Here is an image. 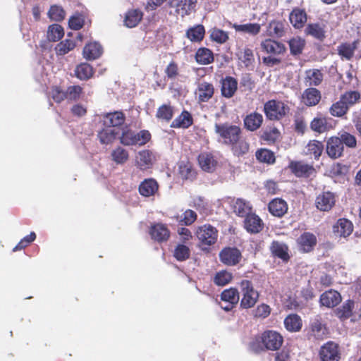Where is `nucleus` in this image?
Segmentation results:
<instances>
[{"instance_id": "obj_1", "label": "nucleus", "mask_w": 361, "mask_h": 361, "mask_svg": "<svg viewBox=\"0 0 361 361\" xmlns=\"http://www.w3.org/2000/svg\"><path fill=\"white\" fill-rule=\"evenodd\" d=\"M215 132L221 141L231 146L233 154L236 157H243L249 151V144L241 135L240 127L228 123L215 124Z\"/></svg>"}, {"instance_id": "obj_2", "label": "nucleus", "mask_w": 361, "mask_h": 361, "mask_svg": "<svg viewBox=\"0 0 361 361\" xmlns=\"http://www.w3.org/2000/svg\"><path fill=\"white\" fill-rule=\"evenodd\" d=\"M240 293L242 295L240 307L244 309L252 307L259 299L258 291L255 290L252 283L247 280L241 281Z\"/></svg>"}, {"instance_id": "obj_3", "label": "nucleus", "mask_w": 361, "mask_h": 361, "mask_svg": "<svg viewBox=\"0 0 361 361\" xmlns=\"http://www.w3.org/2000/svg\"><path fill=\"white\" fill-rule=\"evenodd\" d=\"M264 113L270 120H280L289 111V107L281 101L269 100L264 104Z\"/></svg>"}, {"instance_id": "obj_4", "label": "nucleus", "mask_w": 361, "mask_h": 361, "mask_svg": "<svg viewBox=\"0 0 361 361\" xmlns=\"http://www.w3.org/2000/svg\"><path fill=\"white\" fill-rule=\"evenodd\" d=\"M288 25L285 21L274 19L268 22L266 25L264 34L273 39H279L285 36Z\"/></svg>"}, {"instance_id": "obj_5", "label": "nucleus", "mask_w": 361, "mask_h": 361, "mask_svg": "<svg viewBox=\"0 0 361 361\" xmlns=\"http://www.w3.org/2000/svg\"><path fill=\"white\" fill-rule=\"evenodd\" d=\"M196 235L202 245H211L217 240V230L211 225H204L197 228Z\"/></svg>"}, {"instance_id": "obj_6", "label": "nucleus", "mask_w": 361, "mask_h": 361, "mask_svg": "<svg viewBox=\"0 0 361 361\" xmlns=\"http://www.w3.org/2000/svg\"><path fill=\"white\" fill-rule=\"evenodd\" d=\"M283 337L276 331H267L262 335V342L265 350H277L283 343Z\"/></svg>"}, {"instance_id": "obj_7", "label": "nucleus", "mask_w": 361, "mask_h": 361, "mask_svg": "<svg viewBox=\"0 0 361 361\" xmlns=\"http://www.w3.org/2000/svg\"><path fill=\"white\" fill-rule=\"evenodd\" d=\"M221 262L228 266H235L238 264L241 259L242 254L236 247H225L219 252Z\"/></svg>"}, {"instance_id": "obj_8", "label": "nucleus", "mask_w": 361, "mask_h": 361, "mask_svg": "<svg viewBox=\"0 0 361 361\" xmlns=\"http://www.w3.org/2000/svg\"><path fill=\"white\" fill-rule=\"evenodd\" d=\"M288 168L295 176L299 178H309L315 173L312 165L302 161H291Z\"/></svg>"}, {"instance_id": "obj_9", "label": "nucleus", "mask_w": 361, "mask_h": 361, "mask_svg": "<svg viewBox=\"0 0 361 361\" xmlns=\"http://www.w3.org/2000/svg\"><path fill=\"white\" fill-rule=\"evenodd\" d=\"M126 117L122 111H114L104 114L99 116V122L105 128L117 127L123 125Z\"/></svg>"}, {"instance_id": "obj_10", "label": "nucleus", "mask_w": 361, "mask_h": 361, "mask_svg": "<svg viewBox=\"0 0 361 361\" xmlns=\"http://www.w3.org/2000/svg\"><path fill=\"white\" fill-rule=\"evenodd\" d=\"M196 2V0H169V5L171 8H175L177 14L184 17L195 10Z\"/></svg>"}, {"instance_id": "obj_11", "label": "nucleus", "mask_w": 361, "mask_h": 361, "mask_svg": "<svg viewBox=\"0 0 361 361\" xmlns=\"http://www.w3.org/2000/svg\"><path fill=\"white\" fill-rule=\"evenodd\" d=\"M262 51L271 56L282 54L286 51L283 44L273 38L265 39L260 43Z\"/></svg>"}, {"instance_id": "obj_12", "label": "nucleus", "mask_w": 361, "mask_h": 361, "mask_svg": "<svg viewBox=\"0 0 361 361\" xmlns=\"http://www.w3.org/2000/svg\"><path fill=\"white\" fill-rule=\"evenodd\" d=\"M336 197L333 192L327 191L319 194L315 200L318 209L323 212L329 211L335 204Z\"/></svg>"}, {"instance_id": "obj_13", "label": "nucleus", "mask_w": 361, "mask_h": 361, "mask_svg": "<svg viewBox=\"0 0 361 361\" xmlns=\"http://www.w3.org/2000/svg\"><path fill=\"white\" fill-rule=\"evenodd\" d=\"M322 361H338L340 359L338 345L334 342H328L322 346L319 351Z\"/></svg>"}, {"instance_id": "obj_14", "label": "nucleus", "mask_w": 361, "mask_h": 361, "mask_svg": "<svg viewBox=\"0 0 361 361\" xmlns=\"http://www.w3.org/2000/svg\"><path fill=\"white\" fill-rule=\"evenodd\" d=\"M214 87L212 83L202 81L197 83L195 94L200 102H208L214 95Z\"/></svg>"}, {"instance_id": "obj_15", "label": "nucleus", "mask_w": 361, "mask_h": 361, "mask_svg": "<svg viewBox=\"0 0 361 361\" xmlns=\"http://www.w3.org/2000/svg\"><path fill=\"white\" fill-rule=\"evenodd\" d=\"M353 231V225L347 219H339L333 226L334 233L338 237L347 238Z\"/></svg>"}, {"instance_id": "obj_16", "label": "nucleus", "mask_w": 361, "mask_h": 361, "mask_svg": "<svg viewBox=\"0 0 361 361\" xmlns=\"http://www.w3.org/2000/svg\"><path fill=\"white\" fill-rule=\"evenodd\" d=\"M341 294L334 290H329L323 293L319 299L321 305L331 308L341 302Z\"/></svg>"}, {"instance_id": "obj_17", "label": "nucleus", "mask_w": 361, "mask_h": 361, "mask_svg": "<svg viewBox=\"0 0 361 361\" xmlns=\"http://www.w3.org/2000/svg\"><path fill=\"white\" fill-rule=\"evenodd\" d=\"M344 147L338 140V137H331L326 142V153L331 159H337L342 156Z\"/></svg>"}, {"instance_id": "obj_18", "label": "nucleus", "mask_w": 361, "mask_h": 361, "mask_svg": "<svg viewBox=\"0 0 361 361\" xmlns=\"http://www.w3.org/2000/svg\"><path fill=\"white\" fill-rule=\"evenodd\" d=\"M264 226L262 219L255 214L251 213L244 220V227L250 233H259Z\"/></svg>"}, {"instance_id": "obj_19", "label": "nucleus", "mask_w": 361, "mask_h": 361, "mask_svg": "<svg viewBox=\"0 0 361 361\" xmlns=\"http://www.w3.org/2000/svg\"><path fill=\"white\" fill-rule=\"evenodd\" d=\"M149 233L152 238L159 243L166 241L170 236L168 228L163 224H157L152 226Z\"/></svg>"}, {"instance_id": "obj_20", "label": "nucleus", "mask_w": 361, "mask_h": 361, "mask_svg": "<svg viewBox=\"0 0 361 361\" xmlns=\"http://www.w3.org/2000/svg\"><path fill=\"white\" fill-rule=\"evenodd\" d=\"M154 161V155L149 150L140 151L136 157V164L142 171L151 168Z\"/></svg>"}, {"instance_id": "obj_21", "label": "nucleus", "mask_w": 361, "mask_h": 361, "mask_svg": "<svg viewBox=\"0 0 361 361\" xmlns=\"http://www.w3.org/2000/svg\"><path fill=\"white\" fill-rule=\"evenodd\" d=\"M360 43L359 39L354 40L353 42H345L341 44L337 47L338 55L345 60H350L353 56L355 51L357 49Z\"/></svg>"}, {"instance_id": "obj_22", "label": "nucleus", "mask_w": 361, "mask_h": 361, "mask_svg": "<svg viewBox=\"0 0 361 361\" xmlns=\"http://www.w3.org/2000/svg\"><path fill=\"white\" fill-rule=\"evenodd\" d=\"M159 189V185L154 178L145 179L139 185V192L144 197L154 195Z\"/></svg>"}, {"instance_id": "obj_23", "label": "nucleus", "mask_w": 361, "mask_h": 361, "mask_svg": "<svg viewBox=\"0 0 361 361\" xmlns=\"http://www.w3.org/2000/svg\"><path fill=\"white\" fill-rule=\"evenodd\" d=\"M300 250L304 252H310L317 243L316 236L309 232L302 234L298 239Z\"/></svg>"}, {"instance_id": "obj_24", "label": "nucleus", "mask_w": 361, "mask_h": 361, "mask_svg": "<svg viewBox=\"0 0 361 361\" xmlns=\"http://www.w3.org/2000/svg\"><path fill=\"white\" fill-rule=\"evenodd\" d=\"M103 52L102 47L97 42L87 44L83 48L82 54L87 60H95L99 58Z\"/></svg>"}, {"instance_id": "obj_25", "label": "nucleus", "mask_w": 361, "mask_h": 361, "mask_svg": "<svg viewBox=\"0 0 361 361\" xmlns=\"http://www.w3.org/2000/svg\"><path fill=\"white\" fill-rule=\"evenodd\" d=\"M244 126L250 131L259 129L263 122V116L257 112H252L244 118Z\"/></svg>"}, {"instance_id": "obj_26", "label": "nucleus", "mask_w": 361, "mask_h": 361, "mask_svg": "<svg viewBox=\"0 0 361 361\" xmlns=\"http://www.w3.org/2000/svg\"><path fill=\"white\" fill-rule=\"evenodd\" d=\"M268 208L272 215L281 217L287 212L288 205L283 200L275 198L269 202Z\"/></svg>"}, {"instance_id": "obj_27", "label": "nucleus", "mask_w": 361, "mask_h": 361, "mask_svg": "<svg viewBox=\"0 0 361 361\" xmlns=\"http://www.w3.org/2000/svg\"><path fill=\"white\" fill-rule=\"evenodd\" d=\"M321 99L320 92L314 87L306 89L302 95L303 103L308 106H312L317 105Z\"/></svg>"}, {"instance_id": "obj_28", "label": "nucleus", "mask_w": 361, "mask_h": 361, "mask_svg": "<svg viewBox=\"0 0 361 361\" xmlns=\"http://www.w3.org/2000/svg\"><path fill=\"white\" fill-rule=\"evenodd\" d=\"M289 20L295 28L300 29L307 21L306 12L298 8H294L289 15Z\"/></svg>"}, {"instance_id": "obj_29", "label": "nucleus", "mask_w": 361, "mask_h": 361, "mask_svg": "<svg viewBox=\"0 0 361 361\" xmlns=\"http://www.w3.org/2000/svg\"><path fill=\"white\" fill-rule=\"evenodd\" d=\"M270 250L274 256L281 259L284 262L289 259L288 247L283 242L273 241L270 245Z\"/></svg>"}, {"instance_id": "obj_30", "label": "nucleus", "mask_w": 361, "mask_h": 361, "mask_svg": "<svg viewBox=\"0 0 361 361\" xmlns=\"http://www.w3.org/2000/svg\"><path fill=\"white\" fill-rule=\"evenodd\" d=\"M198 161L202 169L207 172H212L217 164L213 155L208 152L200 154L198 157Z\"/></svg>"}, {"instance_id": "obj_31", "label": "nucleus", "mask_w": 361, "mask_h": 361, "mask_svg": "<svg viewBox=\"0 0 361 361\" xmlns=\"http://www.w3.org/2000/svg\"><path fill=\"white\" fill-rule=\"evenodd\" d=\"M324 150V145L322 142L318 140H310L305 147L304 153L307 156H310L311 158H314L317 160L320 157Z\"/></svg>"}, {"instance_id": "obj_32", "label": "nucleus", "mask_w": 361, "mask_h": 361, "mask_svg": "<svg viewBox=\"0 0 361 361\" xmlns=\"http://www.w3.org/2000/svg\"><path fill=\"white\" fill-rule=\"evenodd\" d=\"M355 303L352 300H348L335 310L336 315L341 320L349 319L353 315Z\"/></svg>"}, {"instance_id": "obj_33", "label": "nucleus", "mask_w": 361, "mask_h": 361, "mask_svg": "<svg viewBox=\"0 0 361 361\" xmlns=\"http://www.w3.org/2000/svg\"><path fill=\"white\" fill-rule=\"evenodd\" d=\"M237 80L230 76L226 77L221 84V93L225 97H231L237 90Z\"/></svg>"}, {"instance_id": "obj_34", "label": "nucleus", "mask_w": 361, "mask_h": 361, "mask_svg": "<svg viewBox=\"0 0 361 361\" xmlns=\"http://www.w3.org/2000/svg\"><path fill=\"white\" fill-rule=\"evenodd\" d=\"M233 27L236 32L247 33L252 36L257 35L261 30V25L256 23L245 24H233Z\"/></svg>"}, {"instance_id": "obj_35", "label": "nucleus", "mask_w": 361, "mask_h": 361, "mask_svg": "<svg viewBox=\"0 0 361 361\" xmlns=\"http://www.w3.org/2000/svg\"><path fill=\"white\" fill-rule=\"evenodd\" d=\"M233 212L239 216L245 217L249 216L252 212V207L249 202L243 199H237L233 204Z\"/></svg>"}, {"instance_id": "obj_36", "label": "nucleus", "mask_w": 361, "mask_h": 361, "mask_svg": "<svg viewBox=\"0 0 361 361\" xmlns=\"http://www.w3.org/2000/svg\"><path fill=\"white\" fill-rule=\"evenodd\" d=\"M142 13L138 9L128 11L125 16L124 23L128 27H135L142 20Z\"/></svg>"}, {"instance_id": "obj_37", "label": "nucleus", "mask_w": 361, "mask_h": 361, "mask_svg": "<svg viewBox=\"0 0 361 361\" xmlns=\"http://www.w3.org/2000/svg\"><path fill=\"white\" fill-rule=\"evenodd\" d=\"M192 123V118L190 114L186 111H183L178 117L172 121L171 127L187 128L190 126Z\"/></svg>"}, {"instance_id": "obj_38", "label": "nucleus", "mask_w": 361, "mask_h": 361, "mask_svg": "<svg viewBox=\"0 0 361 361\" xmlns=\"http://www.w3.org/2000/svg\"><path fill=\"white\" fill-rule=\"evenodd\" d=\"M196 61L202 65H207L214 61V55L207 48H200L195 54Z\"/></svg>"}, {"instance_id": "obj_39", "label": "nucleus", "mask_w": 361, "mask_h": 361, "mask_svg": "<svg viewBox=\"0 0 361 361\" xmlns=\"http://www.w3.org/2000/svg\"><path fill=\"white\" fill-rule=\"evenodd\" d=\"M286 329L292 332L298 331L302 326L300 317L297 314H290L284 320Z\"/></svg>"}, {"instance_id": "obj_40", "label": "nucleus", "mask_w": 361, "mask_h": 361, "mask_svg": "<svg viewBox=\"0 0 361 361\" xmlns=\"http://www.w3.org/2000/svg\"><path fill=\"white\" fill-rule=\"evenodd\" d=\"M305 33L319 40H323L325 38L324 27L319 23L308 24L305 28Z\"/></svg>"}, {"instance_id": "obj_41", "label": "nucleus", "mask_w": 361, "mask_h": 361, "mask_svg": "<svg viewBox=\"0 0 361 361\" xmlns=\"http://www.w3.org/2000/svg\"><path fill=\"white\" fill-rule=\"evenodd\" d=\"M64 35L63 28L59 24H52L48 27L47 39L50 42H57Z\"/></svg>"}, {"instance_id": "obj_42", "label": "nucleus", "mask_w": 361, "mask_h": 361, "mask_svg": "<svg viewBox=\"0 0 361 361\" xmlns=\"http://www.w3.org/2000/svg\"><path fill=\"white\" fill-rule=\"evenodd\" d=\"M117 133L111 128H104L98 133V137L101 143L109 145L116 139Z\"/></svg>"}, {"instance_id": "obj_43", "label": "nucleus", "mask_w": 361, "mask_h": 361, "mask_svg": "<svg viewBox=\"0 0 361 361\" xmlns=\"http://www.w3.org/2000/svg\"><path fill=\"white\" fill-rule=\"evenodd\" d=\"M75 73L80 80H87L92 76L93 69L90 64L83 63L75 68Z\"/></svg>"}, {"instance_id": "obj_44", "label": "nucleus", "mask_w": 361, "mask_h": 361, "mask_svg": "<svg viewBox=\"0 0 361 361\" xmlns=\"http://www.w3.org/2000/svg\"><path fill=\"white\" fill-rule=\"evenodd\" d=\"M204 27L202 25L189 28L186 32L187 37L192 42L201 41L204 35Z\"/></svg>"}, {"instance_id": "obj_45", "label": "nucleus", "mask_w": 361, "mask_h": 361, "mask_svg": "<svg viewBox=\"0 0 361 361\" xmlns=\"http://www.w3.org/2000/svg\"><path fill=\"white\" fill-rule=\"evenodd\" d=\"M307 82L310 86H317L323 80V74L319 70L313 69L306 71Z\"/></svg>"}, {"instance_id": "obj_46", "label": "nucleus", "mask_w": 361, "mask_h": 361, "mask_svg": "<svg viewBox=\"0 0 361 361\" xmlns=\"http://www.w3.org/2000/svg\"><path fill=\"white\" fill-rule=\"evenodd\" d=\"M112 160L117 164H124L129 157V154L127 150L121 147H118L111 152Z\"/></svg>"}, {"instance_id": "obj_47", "label": "nucleus", "mask_w": 361, "mask_h": 361, "mask_svg": "<svg viewBox=\"0 0 361 361\" xmlns=\"http://www.w3.org/2000/svg\"><path fill=\"white\" fill-rule=\"evenodd\" d=\"M221 299L224 302H229L231 304H237L239 301V293L235 288L224 290L221 294Z\"/></svg>"}, {"instance_id": "obj_48", "label": "nucleus", "mask_w": 361, "mask_h": 361, "mask_svg": "<svg viewBox=\"0 0 361 361\" xmlns=\"http://www.w3.org/2000/svg\"><path fill=\"white\" fill-rule=\"evenodd\" d=\"M75 47V43L73 40L65 39L56 46L55 51L57 55L63 56L73 50Z\"/></svg>"}, {"instance_id": "obj_49", "label": "nucleus", "mask_w": 361, "mask_h": 361, "mask_svg": "<svg viewBox=\"0 0 361 361\" xmlns=\"http://www.w3.org/2000/svg\"><path fill=\"white\" fill-rule=\"evenodd\" d=\"M49 18L54 21H61L66 16L63 8L58 5H53L48 11Z\"/></svg>"}, {"instance_id": "obj_50", "label": "nucleus", "mask_w": 361, "mask_h": 361, "mask_svg": "<svg viewBox=\"0 0 361 361\" xmlns=\"http://www.w3.org/2000/svg\"><path fill=\"white\" fill-rule=\"evenodd\" d=\"M190 250L188 246L183 244H178L175 247L173 256L178 261H185L189 258Z\"/></svg>"}, {"instance_id": "obj_51", "label": "nucleus", "mask_w": 361, "mask_h": 361, "mask_svg": "<svg viewBox=\"0 0 361 361\" xmlns=\"http://www.w3.org/2000/svg\"><path fill=\"white\" fill-rule=\"evenodd\" d=\"M290 51L293 55H298L302 53L305 47V40L300 37H294L288 42Z\"/></svg>"}, {"instance_id": "obj_52", "label": "nucleus", "mask_w": 361, "mask_h": 361, "mask_svg": "<svg viewBox=\"0 0 361 361\" xmlns=\"http://www.w3.org/2000/svg\"><path fill=\"white\" fill-rule=\"evenodd\" d=\"M312 332L316 338H322L325 335L326 329L321 320L318 318L314 319L311 324Z\"/></svg>"}, {"instance_id": "obj_53", "label": "nucleus", "mask_w": 361, "mask_h": 361, "mask_svg": "<svg viewBox=\"0 0 361 361\" xmlns=\"http://www.w3.org/2000/svg\"><path fill=\"white\" fill-rule=\"evenodd\" d=\"M156 116L159 119L169 121L173 116V107L170 105L163 104L157 109Z\"/></svg>"}, {"instance_id": "obj_54", "label": "nucleus", "mask_w": 361, "mask_h": 361, "mask_svg": "<svg viewBox=\"0 0 361 361\" xmlns=\"http://www.w3.org/2000/svg\"><path fill=\"white\" fill-rule=\"evenodd\" d=\"M232 274L227 271H221L216 274L214 278L215 284L219 286L227 285L232 279Z\"/></svg>"}, {"instance_id": "obj_55", "label": "nucleus", "mask_w": 361, "mask_h": 361, "mask_svg": "<svg viewBox=\"0 0 361 361\" xmlns=\"http://www.w3.org/2000/svg\"><path fill=\"white\" fill-rule=\"evenodd\" d=\"M338 140H341L342 145H345L348 147L355 148L357 146V140L354 135L348 132H341L338 133Z\"/></svg>"}, {"instance_id": "obj_56", "label": "nucleus", "mask_w": 361, "mask_h": 361, "mask_svg": "<svg viewBox=\"0 0 361 361\" xmlns=\"http://www.w3.org/2000/svg\"><path fill=\"white\" fill-rule=\"evenodd\" d=\"M256 157L259 161L268 164L274 163L275 161L274 153L267 149L257 150L256 152Z\"/></svg>"}, {"instance_id": "obj_57", "label": "nucleus", "mask_w": 361, "mask_h": 361, "mask_svg": "<svg viewBox=\"0 0 361 361\" xmlns=\"http://www.w3.org/2000/svg\"><path fill=\"white\" fill-rule=\"evenodd\" d=\"M348 109L346 104L340 99L339 101L331 106L330 112L332 116L340 117L347 112Z\"/></svg>"}, {"instance_id": "obj_58", "label": "nucleus", "mask_w": 361, "mask_h": 361, "mask_svg": "<svg viewBox=\"0 0 361 361\" xmlns=\"http://www.w3.org/2000/svg\"><path fill=\"white\" fill-rule=\"evenodd\" d=\"M82 88L79 85L69 86L66 90V99L76 101L80 99Z\"/></svg>"}, {"instance_id": "obj_59", "label": "nucleus", "mask_w": 361, "mask_h": 361, "mask_svg": "<svg viewBox=\"0 0 361 361\" xmlns=\"http://www.w3.org/2000/svg\"><path fill=\"white\" fill-rule=\"evenodd\" d=\"M151 138V135L148 130H142L138 133L135 132L134 137V145H145Z\"/></svg>"}, {"instance_id": "obj_60", "label": "nucleus", "mask_w": 361, "mask_h": 361, "mask_svg": "<svg viewBox=\"0 0 361 361\" xmlns=\"http://www.w3.org/2000/svg\"><path fill=\"white\" fill-rule=\"evenodd\" d=\"M359 92L356 91H350L345 92L341 97V99L346 104L348 107L354 104L360 98Z\"/></svg>"}, {"instance_id": "obj_61", "label": "nucleus", "mask_w": 361, "mask_h": 361, "mask_svg": "<svg viewBox=\"0 0 361 361\" xmlns=\"http://www.w3.org/2000/svg\"><path fill=\"white\" fill-rule=\"evenodd\" d=\"M36 238L35 232H31L29 235L25 236L13 248V252L21 250L28 246L30 243L33 242Z\"/></svg>"}, {"instance_id": "obj_62", "label": "nucleus", "mask_w": 361, "mask_h": 361, "mask_svg": "<svg viewBox=\"0 0 361 361\" xmlns=\"http://www.w3.org/2000/svg\"><path fill=\"white\" fill-rule=\"evenodd\" d=\"M196 219V213L191 209H188L180 215L179 221L182 225L189 226L191 225Z\"/></svg>"}, {"instance_id": "obj_63", "label": "nucleus", "mask_w": 361, "mask_h": 361, "mask_svg": "<svg viewBox=\"0 0 361 361\" xmlns=\"http://www.w3.org/2000/svg\"><path fill=\"white\" fill-rule=\"evenodd\" d=\"M135 132L132 130H125L120 137V142L126 146L134 145V137Z\"/></svg>"}, {"instance_id": "obj_64", "label": "nucleus", "mask_w": 361, "mask_h": 361, "mask_svg": "<svg viewBox=\"0 0 361 361\" xmlns=\"http://www.w3.org/2000/svg\"><path fill=\"white\" fill-rule=\"evenodd\" d=\"M312 130L323 133L326 129V121L324 118H314L310 124Z\"/></svg>"}]
</instances>
